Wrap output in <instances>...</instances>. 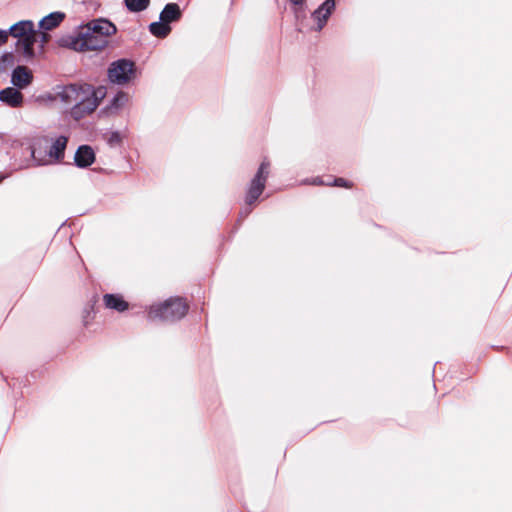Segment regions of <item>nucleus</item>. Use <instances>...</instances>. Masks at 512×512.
I'll list each match as a JSON object with an SVG mask.
<instances>
[{"label":"nucleus","mask_w":512,"mask_h":512,"mask_svg":"<svg viewBox=\"0 0 512 512\" xmlns=\"http://www.w3.org/2000/svg\"><path fill=\"white\" fill-rule=\"evenodd\" d=\"M103 95L101 89L95 90L89 84L74 83L61 87L55 98L66 105H73L71 115L79 120L97 109Z\"/></svg>","instance_id":"1"},{"label":"nucleus","mask_w":512,"mask_h":512,"mask_svg":"<svg viewBox=\"0 0 512 512\" xmlns=\"http://www.w3.org/2000/svg\"><path fill=\"white\" fill-rule=\"evenodd\" d=\"M188 310L189 304L185 298L171 297L162 303L150 306L148 318L151 320L174 322L185 317Z\"/></svg>","instance_id":"2"},{"label":"nucleus","mask_w":512,"mask_h":512,"mask_svg":"<svg viewBox=\"0 0 512 512\" xmlns=\"http://www.w3.org/2000/svg\"><path fill=\"white\" fill-rule=\"evenodd\" d=\"M8 36L17 38V50L26 60H31L35 56L34 44L37 43V35L34 23L30 20H22L9 29Z\"/></svg>","instance_id":"3"},{"label":"nucleus","mask_w":512,"mask_h":512,"mask_svg":"<svg viewBox=\"0 0 512 512\" xmlns=\"http://www.w3.org/2000/svg\"><path fill=\"white\" fill-rule=\"evenodd\" d=\"M270 173V162L265 159L261 162L257 173L250 182L245 196V206L240 210L241 219L246 218L252 211V206L261 196L266 187L267 178Z\"/></svg>","instance_id":"4"},{"label":"nucleus","mask_w":512,"mask_h":512,"mask_svg":"<svg viewBox=\"0 0 512 512\" xmlns=\"http://www.w3.org/2000/svg\"><path fill=\"white\" fill-rule=\"evenodd\" d=\"M108 39L103 36H97L96 33L88 31V27H83L78 35L70 40L68 47L75 51H96L104 49L108 45Z\"/></svg>","instance_id":"5"},{"label":"nucleus","mask_w":512,"mask_h":512,"mask_svg":"<svg viewBox=\"0 0 512 512\" xmlns=\"http://www.w3.org/2000/svg\"><path fill=\"white\" fill-rule=\"evenodd\" d=\"M135 76V63L128 59L114 61L108 68V78L114 84L125 85L134 79Z\"/></svg>","instance_id":"6"},{"label":"nucleus","mask_w":512,"mask_h":512,"mask_svg":"<svg viewBox=\"0 0 512 512\" xmlns=\"http://www.w3.org/2000/svg\"><path fill=\"white\" fill-rule=\"evenodd\" d=\"M32 81L33 73L27 66L19 65L13 70L11 82L14 87L22 90L27 88Z\"/></svg>","instance_id":"7"},{"label":"nucleus","mask_w":512,"mask_h":512,"mask_svg":"<svg viewBox=\"0 0 512 512\" xmlns=\"http://www.w3.org/2000/svg\"><path fill=\"white\" fill-rule=\"evenodd\" d=\"M88 31L96 33L97 36H103L104 39H108L114 35L117 31L116 26L106 19H97L89 22L87 25Z\"/></svg>","instance_id":"8"},{"label":"nucleus","mask_w":512,"mask_h":512,"mask_svg":"<svg viewBox=\"0 0 512 512\" xmlns=\"http://www.w3.org/2000/svg\"><path fill=\"white\" fill-rule=\"evenodd\" d=\"M336 6L335 0H325L322 5L313 12L312 17L317 22V30L320 31Z\"/></svg>","instance_id":"9"},{"label":"nucleus","mask_w":512,"mask_h":512,"mask_svg":"<svg viewBox=\"0 0 512 512\" xmlns=\"http://www.w3.org/2000/svg\"><path fill=\"white\" fill-rule=\"evenodd\" d=\"M0 101L12 108H18L22 106L24 96L20 89L16 87H7L0 91Z\"/></svg>","instance_id":"10"},{"label":"nucleus","mask_w":512,"mask_h":512,"mask_svg":"<svg viewBox=\"0 0 512 512\" xmlns=\"http://www.w3.org/2000/svg\"><path fill=\"white\" fill-rule=\"evenodd\" d=\"M75 164L80 168H86L95 161L94 150L89 145H81L75 153Z\"/></svg>","instance_id":"11"},{"label":"nucleus","mask_w":512,"mask_h":512,"mask_svg":"<svg viewBox=\"0 0 512 512\" xmlns=\"http://www.w3.org/2000/svg\"><path fill=\"white\" fill-rule=\"evenodd\" d=\"M103 303L107 309L115 310L120 313L129 308V303L119 294L103 295Z\"/></svg>","instance_id":"12"},{"label":"nucleus","mask_w":512,"mask_h":512,"mask_svg":"<svg viewBox=\"0 0 512 512\" xmlns=\"http://www.w3.org/2000/svg\"><path fill=\"white\" fill-rule=\"evenodd\" d=\"M182 16L181 9L176 3H168L160 13V20L167 24L178 21Z\"/></svg>","instance_id":"13"},{"label":"nucleus","mask_w":512,"mask_h":512,"mask_svg":"<svg viewBox=\"0 0 512 512\" xmlns=\"http://www.w3.org/2000/svg\"><path fill=\"white\" fill-rule=\"evenodd\" d=\"M68 143V138L65 136L58 137L52 144L49 150V156L57 161H61L64 158V151Z\"/></svg>","instance_id":"14"},{"label":"nucleus","mask_w":512,"mask_h":512,"mask_svg":"<svg viewBox=\"0 0 512 512\" xmlns=\"http://www.w3.org/2000/svg\"><path fill=\"white\" fill-rule=\"evenodd\" d=\"M65 18V14L61 12H53L49 14L48 16L44 17L40 23L39 26L43 30H52L55 27H57Z\"/></svg>","instance_id":"15"},{"label":"nucleus","mask_w":512,"mask_h":512,"mask_svg":"<svg viewBox=\"0 0 512 512\" xmlns=\"http://www.w3.org/2000/svg\"><path fill=\"white\" fill-rule=\"evenodd\" d=\"M149 31L155 37L163 39L170 34L171 27L163 21L153 22L149 25Z\"/></svg>","instance_id":"16"},{"label":"nucleus","mask_w":512,"mask_h":512,"mask_svg":"<svg viewBox=\"0 0 512 512\" xmlns=\"http://www.w3.org/2000/svg\"><path fill=\"white\" fill-rule=\"evenodd\" d=\"M124 2L127 9L131 12H141L150 4V0H124Z\"/></svg>","instance_id":"17"},{"label":"nucleus","mask_w":512,"mask_h":512,"mask_svg":"<svg viewBox=\"0 0 512 512\" xmlns=\"http://www.w3.org/2000/svg\"><path fill=\"white\" fill-rule=\"evenodd\" d=\"M128 101V95L124 92H119L112 101V105L116 108L123 106Z\"/></svg>","instance_id":"18"},{"label":"nucleus","mask_w":512,"mask_h":512,"mask_svg":"<svg viewBox=\"0 0 512 512\" xmlns=\"http://www.w3.org/2000/svg\"><path fill=\"white\" fill-rule=\"evenodd\" d=\"M332 185L336 186V187L347 188V189H351V188L354 187V183L353 182L348 181V180H346V179H344L342 177L335 178Z\"/></svg>","instance_id":"19"},{"label":"nucleus","mask_w":512,"mask_h":512,"mask_svg":"<svg viewBox=\"0 0 512 512\" xmlns=\"http://www.w3.org/2000/svg\"><path fill=\"white\" fill-rule=\"evenodd\" d=\"M36 35H37V42L41 43L40 47H41V49H43L44 45L49 41L50 36L46 32H38V31H36Z\"/></svg>","instance_id":"20"},{"label":"nucleus","mask_w":512,"mask_h":512,"mask_svg":"<svg viewBox=\"0 0 512 512\" xmlns=\"http://www.w3.org/2000/svg\"><path fill=\"white\" fill-rule=\"evenodd\" d=\"M108 141L111 145L120 144L122 138L118 132H112L108 138Z\"/></svg>","instance_id":"21"},{"label":"nucleus","mask_w":512,"mask_h":512,"mask_svg":"<svg viewBox=\"0 0 512 512\" xmlns=\"http://www.w3.org/2000/svg\"><path fill=\"white\" fill-rule=\"evenodd\" d=\"M14 59H15V57H14L13 53H5L1 58L3 63H7L10 65H12L14 63Z\"/></svg>","instance_id":"22"},{"label":"nucleus","mask_w":512,"mask_h":512,"mask_svg":"<svg viewBox=\"0 0 512 512\" xmlns=\"http://www.w3.org/2000/svg\"><path fill=\"white\" fill-rule=\"evenodd\" d=\"M292 5L295 6V13L298 16L299 10L302 9L303 3L305 0H289Z\"/></svg>","instance_id":"23"},{"label":"nucleus","mask_w":512,"mask_h":512,"mask_svg":"<svg viewBox=\"0 0 512 512\" xmlns=\"http://www.w3.org/2000/svg\"><path fill=\"white\" fill-rule=\"evenodd\" d=\"M8 41V32L0 30V45L5 44Z\"/></svg>","instance_id":"24"}]
</instances>
